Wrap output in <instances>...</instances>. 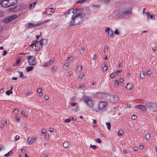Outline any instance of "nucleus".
Listing matches in <instances>:
<instances>
[{"instance_id":"nucleus-1","label":"nucleus","mask_w":157,"mask_h":157,"mask_svg":"<svg viewBox=\"0 0 157 157\" xmlns=\"http://www.w3.org/2000/svg\"><path fill=\"white\" fill-rule=\"evenodd\" d=\"M73 15L71 17V20L69 22L70 26L76 25L82 23L83 21V18L86 16V13L83 9H78L74 12Z\"/></svg>"},{"instance_id":"nucleus-2","label":"nucleus","mask_w":157,"mask_h":157,"mask_svg":"<svg viewBox=\"0 0 157 157\" xmlns=\"http://www.w3.org/2000/svg\"><path fill=\"white\" fill-rule=\"evenodd\" d=\"M44 40H41L40 41H38L37 40H34L32 42L30 46H32L34 45L35 47V50L36 52L38 51L40 48L42 47Z\"/></svg>"},{"instance_id":"nucleus-3","label":"nucleus","mask_w":157,"mask_h":157,"mask_svg":"<svg viewBox=\"0 0 157 157\" xmlns=\"http://www.w3.org/2000/svg\"><path fill=\"white\" fill-rule=\"evenodd\" d=\"M146 108L152 111H157V104L149 101L145 102Z\"/></svg>"},{"instance_id":"nucleus-4","label":"nucleus","mask_w":157,"mask_h":157,"mask_svg":"<svg viewBox=\"0 0 157 157\" xmlns=\"http://www.w3.org/2000/svg\"><path fill=\"white\" fill-rule=\"evenodd\" d=\"M108 105V103L107 102L100 101L98 104V108H94V110L97 112H98L99 111L106 110L107 109L106 106Z\"/></svg>"},{"instance_id":"nucleus-5","label":"nucleus","mask_w":157,"mask_h":157,"mask_svg":"<svg viewBox=\"0 0 157 157\" xmlns=\"http://www.w3.org/2000/svg\"><path fill=\"white\" fill-rule=\"evenodd\" d=\"M84 102L89 107L92 108L94 104V101L89 98L84 97L83 98Z\"/></svg>"},{"instance_id":"nucleus-6","label":"nucleus","mask_w":157,"mask_h":157,"mask_svg":"<svg viewBox=\"0 0 157 157\" xmlns=\"http://www.w3.org/2000/svg\"><path fill=\"white\" fill-rule=\"evenodd\" d=\"M17 17V15H12L6 17L4 19L3 22L5 23H7L14 20Z\"/></svg>"},{"instance_id":"nucleus-7","label":"nucleus","mask_w":157,"mask_h":157,"mask_svg":"<svg viewBox=\"0 0 157 157\" xmlns=\"http://www.w3.org/2000/svg\"><path fill=\"white\" fill-rule=\"evenodd\" d=\"M27 59L28 60V62L29 65L34 66L36 64V61L34 57L28 56H27Z\"/></svg>"},{"instance_id":"nucleus-8","label":"nucleus","mask_w":157,"mask_h":157,"mask_svg":"<svg viewBox=\"0 0 157 157\" xmlns=\"http://www.w3.org/2000/svg\"><path fill=\"white\" fill-rule=\"evenodd\" d=\"M78 9H72L69 10L67 11V13H65V15L66 17H67L69 16H72L75 13L74 12L76 10H78Z\"/></svg>"},{"instance_id":"nucleus-9","label":"nucleus","mask_w":157,"mask_h":157,"mask_svg":"<svg viewBox=\"0 0 157 157\" xmlns=\"http://www.w3.org/2000/svg\"><path fill=\"white\" fill-rule=\"evenodd\" d=\"M136 109L141 110L142 111H146V106L143 105H140L136 106L135 107Z\"/></svg>"},{"instance_id":"nucleus-10","label":"nucleus","mask_w":157,"mask_h":157,"mask_svg":"<svg viewBox=\"0 0 157 157\" xmlns=\"http://www.w3.org/2000/svg\"><path fill=\"white\" fill-rule=\"evenodd\" d=\"M0 5L4 8H7L9 6L7 0H3L0 2Z\"/></svg>"},{"instance_id":"nucleus-11","label":"nucleus","mask_w":157,"mask_h":157,"mask_svg":"<svg viewBox=\"0 0 157 157\" xmlns=\"http://www.w3.org/2000/svg\"><path fill=\"white\" fill-rule=\"evenodd\" d=\"M131 13V10H123L120 12V13L121 15H124L125 16L129 15Z\"/></svg>"},{"instance_id":"nucleus-12","label":"nucleus","mask_w":157,"mask_h":157,"mask_svg":"<svg viewBox=\"0 0 157 157\" xmlns=\"http://www.w3.org/2000/svg\"><path fill=\"white\" fill-rule=\"evenodd\" d=\"M105 31L106 32H108V35L110 37L113 35V32L112 29H110V27L107 28Z\"/></svg>"},{"instance_id":"nucleus-13","label":"nucleus","mask_w":157,"mask_h":157,"mask_svg":"<svg viewBox=\"0 0 157 157\" xmlns=\"http://www.w3.org/2000/svg\"><path fill=\"white\" fill-rule=\"evenodd\" d=\"M9 6H13L17 2V0H7Z\"/></svg>"},{"instance_id":"nucleus-14","label":"nucleus","mask_w":157,"mask_h":157,"mask_svg":"<svg viewBox=\"0 0 157 157\" xmlns=\"http://www.w3.org/2000/svg\"><path fill=\"white\" fill-rule=\"evenodd\" d=\"M36 140V138H31L29 137L28 138V141H29V144H32L33 142L35 141Z\"/></svg>"},{"instance_id":"nucleus-15","label":"nucleus","mask_w":157,"mask_h":157,"mask_svg":"<svg viewBox=\"0 0 157 157\" xmlns=\"http://www.w3.org/2000/svg\"><path fill=\"white\" fill-rule=\"evenodd\" d=\"M36 3L37 1H35L33 3L30 4L29 5V9H32L34 8Z\"/></svg>"},{"instance_id":"nucleus-16","label":"nucleus","mask_w":157,"mask_h":157,"mask_svg":"<svg viewBox=\"0 0 157 157\" xmlns=\"http://www.w3.org/2000/svg\"><path fill=\"white\" fill-rule=\"evenodd\" d=\"M146 14L147 15V18L148 19L150 18L151 19H155V17L150 14V13L149 12H147L146 13Z\"/></svg>"},{"instance_id":"nucleus-17","label":"nucleus","mask_w":157,"mask_h":157,"mask_svg":"<svg viewBox=\"0 0 157 157\" xmlns=\"http://www.w3.org/2000/svg\"><path fill=\"white\" fill-rule=\"evenodd\" d=\"M96 97L100 99H102L103 98L104 94L101 93H98L96 94Z\"/></svg>"},{"instance_id":"nucleus-18","label":"nucleus","mask_w":157,"mask_h":157,"mask_svg":"<svg viewBox=\"0 0 157 157\" xmlns=\"http://www.w3.org/2000/svg\"><path fill=\"white\" fill-rule=\"evenodd\" d=\"M133 87V85L132 83H128L127 84L126 86V88L128 90H130Z\"/></svg>"},{"instance_id":"nucleus-19","label":"nucleus","mask_w":157,"mask_h":157,"mask_svg":"<svg viewBox=\"0 0 157 157\" xmlns=\"http://www.w3.org/2000/svg\"><path fill=\"white\" fill-rule=\"evenodd\" d=\"M38 25L37 24H34L31 23H29L28 24V26L29 27L31 28L33 27L37 26Z\"/></svg>"},{"instance_id":"nucleus-20","label":"nucleus","mask_w":157,"mask_h":157,"mask_svg":"<svg viewBox=\"0 0 157 157\" xmlns=\"http://www.w3.org/2000/svg\"><path fill=\"white\" fill-rule=\"evenodd\" d=\"M54 12V11L50 9H46V13L48 15H50L51 13Z\"/></svg>"},{"instance_id":"nucleus-21","label":"nucleus","mask_w":157,"mask_h":157,"mask_svg":"<svg viewBox=\"0 0 157 157\" xmlns=\"http://www.w3.org/2000/svg\"><path fill=\"white\" fill-rule=\"evenodd\" d=\"M33 67L32 66H29L28 67H26V71L28 72L32 71L33 69Z\"/></svg>"},{"instance_id":"nucleus-22","label":"nucleus","mask_w":157,"mask_h":157,"mask_svg":"<svg viewBox=\"0 0 157 157\" xmlns=\"http://www.w3.org/2000/svg\"><path fill=\"white\" fill-rule=\"evenodd\" d=\"M106 124L107 126L108 129L109 130H110L111 127V124L109 122H107L106 123Z\"/></svg>"},{"instance_id":"nucleus-23","label":"nucleus","mask_w":157,"mask_h":157,"mask_svg":"<svg viewBox=\"0 0 157 157\" xmlns=\"http://www.w3.org/2000/svg\"><path fill=\"white\" fill-rule=\"evenodd\" d=\"M69 145V143L68 142H65L63 144V146L66 148Z\"/></svg>"},{"instance_id":"nucleus-24","label":"nucleus","mask_w":157,"mask_h":157,"mask_svg":"<svg viewBox=\"0 0 157 157\" xmlns=\"http://www.w3.org/2000/svg\"><path fill=\"white\" fill-rule=\"evenodd\" d=\"M88 0H78V1H77L76 2V3L77 4H78V3L82 4V3L87 1Z\"/></svg>"},{"instance_id":"nucleus-25","label":"nucleus","mask_w":157,"mask_h":157,"mask_svg":"<svg viewBox=\"0 0 157 157\" xmlns=\"http://www.w3.org/2000/svg\"><path fill=\"white\" fill-rule=\"evenodd\" d=\"M13 154V152L11 151H9L5 155L6 157H9L11 155Z\"/></svg>"},{"instance_id":"nucleus-26","label":"nucleus","mask_w":157,"mask_h":157,"mask_svg":"<svg viewBox=\"0 0 157 157\" xmlns=\"http://www.w3.org/2000/svg\"><path fill=\"white\" fill-rule=\"evenodd\" d=\"M82 69V67L81 66L78 65L76 67V70L78 71H80Z\"/></svg>"},{"instance_id":"nucleus-27","label":"nucleus","mask_w":157,"mask_h":157,"mask_svg":"<svg viewBox=\"0 0 157 157\" xmlns=\"http://www.w3.org/2000/svg\"><path fill=\"white\" fill-rule=\"evenodd\" d=\"M123 134V131L122 130H120L118 132V135L119 136H122Z\"/></svg>"},{"instance_id":"nucleus-28","label":"nucleus","mask_w":157,"mask_h":157,"mask_svg":"<svg viewBox=\"0 0 157 157\" xmlns=\"http://www.w3.org/2000/svg\"><path fill=\"white\" fill-rule=\"evenodd\" d=\"M114 85L116 86H118L119 85V83L118 80H116L114 82Z\"/></svg>"},{"instance_id":"nucleus-29","label":"nucleus","mask_w":157,"mask_h":157,"mask_svg":"<svg viewBox=\"0 0 157 157\" xmlns=\"http://www.w3.org/2000/svg\"><path fill=\"white\" fill-rule=\"evenodd\" d=\"M6 93L7 95H9L10 94L12 93V91L11 90H9L6 91Z\"/></svg>"},{"instance_id":"nucleus-30","label":"nucleus","mask_w":157,"mask_h":157,"mask_svg":"<svg viewBox=\"0 0 157 157\" xmlns=\"http://www.w3.org/2000/svg\"><path fill=\"white\" fill-rule=\"evenodd\" d=\"M84 74H80L79 75L78 79H82V78L84 77Z\"/></svg>"},{"instance_id":"nucleus-31","label":"nucleus","mask_w":157,"mask_h":157,"mask_svg":"<svg viewBox=\"0 0 157 157\" xmlns=\"http://www.w3.org/2000/svg\"><path fill=\"white\" fill-rule=\"evenodd\" d=\"M108 46L106 45L105 47L104 52H108Z\"/></svg>"},{"instance_id":"nucleus-32","label":"nucleus","mask_w":157,"mask_h":157,"mask_svg":"<svg viewBox=\"0 0 157 157\" xmlns=\"http://www.w3.org/2000/svg\"><path fill=\"white\" fill-rule=\"evenodd\" d=\"M146 139L147 140H149L150 138V136L149 133L147 134L145 136Z\"/></svg>"},{"instance_id":"nucleus-33","label":"nucleus","mask_w":157,"mask_h":157,"mask_svg":"<svg viewBox=\"0 0 157 157\" xmlns=\"http://www.w3.org/2000/svg\"><path fill=\"white\" fill-rule=\"evenodd\" d=\"M116 75V73H112L110 75V77L111 78H114Z\"/></svg>"},{"instance_id":"nucleus-34","label":"nucleus","mask_w":157,"mask_h":157,"mask_svg":"<svg viewBox=\"0 0 157 157\" xmlns=\"http://www.w3.org/2000/svg\"><path fill=\"white\" fill-rule=\"evenodd\" d=\"M20 116H16L15 117L16 120L17 121L19 122L20 121Z\"/></svg>"},{"instance_id":"nucleus-35","label":"nucleus","mask_w":157,"mask_h":157,"mask_svg":"<svg viewBox=\"0 0 157 157\" xmlns=\"http://www.w3.org/2000/svg\"><path fill=\"white\" fill-rule=\"evenodd\" d=\"M57 68V67L56 66H54L52 68V71H55Z\"/></svg>"},{"instance_id":"nucleus-36","label":"nucleus","mask_w":157,"mask_h":157,"mask_svg":"<svg viewBox=\"0 0 157 157\" xmlns=\"http://www.w3.org/2000/svg\"><path fill=\"white\" fill-rule=\"evenodd\" d=\"M96 142L100 143L102 141L100 139H96Z\"/></svg>"},{"instance_id":"nucleus-37","label":"nucleus","mask_w":157,"mask_h":157,"mask_svg":"<svg viewBox=\"0 0 157 157\" xmlns=\"http://www.w3.org/2000/svg\"><path fill=\"white\" fill-rule=\"evenodd\" d=\"M18 72H19L20 74L19 76L20 78H22V77H23L24 74H23L22 72H21L20 71H18Z\"/></svg>"},{"instance_id":"nucleus-38","label":"nucleus","mask_w":157,"mask_h":157,"mask_svg":"<svg viewBox=\"0 0 157 157\" xmlns=\"http://www.w3.org/2000/svg\"><path fill=\"white\" fill-rule=\"evenodd\" d=\"M79 88H84L86 87V86L82 84H81L79 85Z\"/></svg>"},{"instance_id":"nucleus-39","label":"nucleus","mask_w":157,"mask_h":157,"mask_svg":"<svg viewBox=\"0 0 157 157\" xmlns=\"http://www.w3.org/2000/svg\"><path fill=\"white\" fill-rule=\"evenodd\" d=\"M19 112V110L17 109H15L13 111V113L16 114H17Z\"/></svg>"},{"instance_id":"nucleus-40","label":"nucleus","mask_w":157,"mask_h":157,"mask_svg":"<svg viewBox=\"0 0 157 157\" xmlns=\"http://www.w3.org/2000/svg\"><path fill=\"white\" fill-rule=\"evenodd\" d=\"M46 132V130L45 129H43L42 130V132L41 133L43 134H45V133Z\"/></svg>"},{"instance_id":"nucleus-41","label":"nucleus","mask_w":157,"mask_h":157,"mask_svg":"<svg viewBox=\"0 0 157 157\" xmlns=\"http://www.w3.org/2000/svg\"><path fill=\"white\" fill-rule=\"evenodd\" d=\"M137 117L135 115H133L132 116L131 118L133 120H135L136 118Z\"/></svg>"},{"instance_id":"nucleus-42","label":"nucleus","mask_w":157,"mask_h":157,"mask_svg":"<svg viewBox=\"0 0 157 157\" xmlns=\"http://www.w3.org/2000/svg\"><path fill=\"white\" fill-rule=\"evenodd\" d=\"M19 138V136L18 135H16L14 138V140L15 141H17L18 140Z\"/></svg>"},{"instance_id":"nucleus-43","label":"nucleus","mask_w":157,"mask_h":157,"mask_svg":"<svg viewBox=\"0 0 157 157\" xmlns=\"http://www.w3.org/2000/svg\"><path fill=\"white\" fill-rule=\"evenodd\" d=\"M54 59L53 60L52 59L48 63L49 64V65H51L54 62Z\"/></svg>"},{"instance_id":"nucleus-44","label":"nucleus","mask_w":157,"mask_h":157,"mask_svg":"<svg viewBox=\"0 0 157 157\" xmlns=\"http://www.w3.org/2000/svg\"><path fill=\"white\" fill-rule=\"evenodd\" d=\"M76 104H77L76 103L73 102H71V105L73 107L76 106Z\"/></svg>"},{"instance_id":"nucleus-45","label":"nucleus","mask_w":157,"mask_h":157,"mask_svg":"<svg viewBox=\"0 0 157 157\" xmlns=\"http://www.w3.org/2000/svg\"><path fill=\"white\" fill-rule=\"evenodd\" d=\"M42 91V89L38 88L37 90V92L38 93L41 92Z\"/></svg>"},{"instance_id":"nucleus-46","label":"nucleus","mask_w":157,"mask_h":157,"mask_svg":"<svg viewBox=\"0 0 157 157\" xmlns=\"http://www.w3.org/2000/svg\"><path fill=\"white\" fill-rule=\"evenodd\" d=\"M84 49L82 48H81L80 50V52L81 53H82L84 52Z\"/></svg>"},{"instance_id":"nucleus-47","label":"nucleus","mask_w":157,"mask_h":157,"mask_svg":"<svg viewBox=\"0 0 157 157\" xmlns=\"http://www.w3.org/2000/svg\"><path fill=\"white\" fill-rule=\"evenodd\" d=\"M108 69V67H103V71H106Z\"/></svg>"},{"instance_id":"nucleus-48","label":"nucleus","mask_w":157,"mask_h":157,"mask_svg":"<svg viewBox=\"0 0 157 157\" xmlns=\"http://www.w3.org/2000/svg\"><path fill=\"white\" fill-rule=\"evenodd\" d=\"M4 147L3 145L0 144V151H1L2 149H4Z\"/></svg>"},{"instance_id":"nucleus-49","label":"nucleus","mask_w":157,"mask_h":157,"mask_svg":"<svg viewBox=\"0 0 157 157\" xmlns=\"http://www.w3.org/2000/svg\"><path fill=\"white\" fill-rule=\"evenodd\" d=\"M20 59H19V60H17L16 63H15V64H16V65H18L20 63Z\"/></svg>"},{"instance_id":"nucleus-50","label":"nucleus","mask_w":157,"mask_h":157,"mask_svg":"<svg viewBox=\"0 0 157 157\" xmlns=\"http://www.w3.org/2000/svg\"><path fill=\"white\" fill-rule=\"evenodd\" d=\"M114 33L117 35L119 34V32H118L117 29H116L114 31Z\"/></svg>"},{"instance_id":"nucleus-51","label":"nucleus","mask_w":157,"mask_h":157,"mask_svg":"<svg viewBox=\"0 0 157 157\" xmlns=\"http://www.w3.org/2000/svg\"><path fill=\"white\" fill-rule=\"evenodd\" d=\"M24 129H25V130H26L27 129V124L26 123L24 124Z\"/></svg>"},{"instance_id":"nucleus-52","label":"nucleus","mask_w":157,"mask_h":157,"mask_svg":"<svg viewBox=\"0 0 157 157\" xmlns=\"http://www.w3.org/2000/svg\"><path fill=\"white\" fill-rule=\"evenodd\" d=\"M145 74L144 72H143V75L142 76L141 75V74H140V77L143 78L145 77Z\"/></svg>"},{"instance_id":"nucleus-53","label":"nucleus","mask_w":157,"mask_h":157,"mask_svg":"<svg viewBox=\"0 0 157 157\" xmlns=\"http://www.w3.org/2000/svg\"><path fill=\"white\" fill-rule=\"evenodd\" d=\"M97 57V56L96 55H94L93 57V59L95 60Z\"/></svg>"},{"instance_id":"nucleus-54","label":"nucleus","mask_w":157,"mask_h":157,"mask_svg":"<svg viewBox=\"0 0 157 157\" xmlns=\"http://www.w3.org/2000/svg\"><path fill=\"white\" fill-rule=\"evenodd\" d=\"M69 119L70 120V121L71 120V121H73V120H75L76 119V118H74V117H71Z\"/></svg>"},{"instance_id":"nucleus-55","label":"nucleus","mask_w":157,"mask_h":157,"mask_svg":"<svg viewBox=\"0 0 157 157\" xmlns=\"http://www.w3.org/2000/svg\"><path fill=\"white\" fill-rule=\"evenodd\" d=\"M70 121V120L69 119H67L65 120V122H69Z\"/></svg>"},{"instance_id":"nucleus-56","label":"nucleus","mask_w":157,"mask_h":157,"mask_svg":"<svg viewBox=\"0 0 157 157\" xmlns=\"http://www.w3.org/2000/svg\"><path fill=\"white\" fill-rule=\"evenodd\" d=\"M151 71H150V70H148L147 72V75H150L151 74Z\"/></svg>"},{"instance_id":"nucleus-57","label":"nucleus","mask_w":157,"mask_h":157,"mask_svg":"<svg viewBox=\"0 0 157 157\" xmlns=\"http://www.w3.org/2000/svg\"><path fill=\"white\" fill-rule=\"evenodd\" d=\"M2 122V124L4 125L6 124L7 121H3Z\"/></svg>"},{"instance_id":"nucleus-58","label":"nucleus","mask_w":157,"mask_h":157,"mask_svg":"<svg viewBox=\"0 0 157 157\" xmlns=\"http://www.w3.org/2000/svg\"><path fill=\"white\" fill-rule=\"evenodd\" d=\"M96 146L94 145H91L90 146V147L92 148H96Z\"/></svg>"},{"instance_id":"nucleus-59","label":"nucleus","mask_w":157,"mask_h":157,"mask_svg":"<svg viewBox=\"0 0 157 157\" xmlns=\"http://www.w3.org/2000/svg\"><path fill=\"white\" fill-rule=\"evenodd\" d=\"M124 81V79L123 78H121L120 79V82L121 83H122Z\"/></svg>"},{"instance_id":"nucleus-60","label":"nucleus","mask_w":157,"mask_h":157,"mask_svg":"<svg viewBox=\"0 0 157 157\" xmlns=\"http://www.w3.org/2000/svg\"><path fill=\"white\" fill-rule=\"evenodd\" d=\"M7 52L6 51L4 50L3 51V56H5L6 54H7Z\"/></svg>"},{"instance_id":"nucleus-61","label":"nucleus","mask_w":157,"mask_h":157,"mask_svg":"<svg viewBox=\"0 0 157 157\" xmlns=\"http://www.w3.org/2000/svg\"><path fill=\"white\" fill-rule=\"evenodd\" d=\"M133 149H134V150L137 151L138 150V147H137L135 146V147H134Z\"/></svg>"},{"instance_id":"nucleus-62","label":"nucleus","mask_w":157,"mask_h":157,"mask_svg":"<svg viewBox=\"0 0 157 157\" xmlns=\"http://www.w3.org/2000/svg\"><path fill=\"white\" fill-rule=\"evenodd\" d=\"M152 49L154 52H155L156 50V47L155 46L153 47V48Z\"/></svg>"},{"instance_id":"nucleus-63","label":"nucleus","mask_w":157,"mask_h":157,"mask_svg":"<svg viewBox=\"0 0 157 157\" xmlns=\"http://www.w3.org/2000/svg\"><path fill=\"white\" fill-rule=\"evenodd\" d=\"M50 131L51 132H54V129L52 128H50Z\"/></svg>"},{"instance_id":"nucleus-64","label":"nucleus","mask_w":157,"mask_h":157,"mask_svg":"<svg viewBox=\"0 0 157 157\" xmlns=\"http://www.w3.org/2000/svg\"><path fill=\"white\" fill-rule=\"evenodd\" d=\"M44 98L46 100H48L49 98V97L48 96H45V98Z\"/></svg>"}]
</instances>
